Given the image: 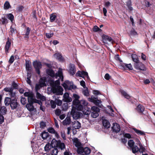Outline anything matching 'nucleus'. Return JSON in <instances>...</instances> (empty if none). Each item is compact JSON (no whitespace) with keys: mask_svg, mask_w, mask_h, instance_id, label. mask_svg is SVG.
<instances>
[{"mask_svg":"<svg viewBox=\"0 0 155 155\" xmlns=\"http://www.w3.org/2000/svg\"><path fill=\"white\" fill-rule=\"evenodd\" d=\"M36 97L37 99H40L43 101H45L46 100L45 97L41 95V94L38 92H36Z\"/></svg>","mask_w":155,"mask_h":155,"instance_id":"nucleus-25","label":"nucleus"},{"mask_svg":"<svg viewBox=\"0 0 155 155\" xmlns=\"http://www.w3.org/2000/svg\"><path fill=\"white\" fill-rule=\"evenodd\" d=\"M73 97L74 98L73 101V104H75L77 103L78 102H79L80 101L79 100L80 98L79 96L76 94H73Z\"/></svg>","mask_w":155,"mask_h":155,"instance_id":"nucleus-22","label":"nucleus"},{"mask_svg":"<svg viewBox=\"0 0 155 155\" xmlns=\"http://www.w3.org/2000/svg\"><path fill=\"white\" fill-rule=\"evenodd\" d=\"M71 118L70 117H67L63 121V124L64 125H69L71 123Z\"/></svg>","mask_w":155,"mask_h":155,"instance_id":"nucleus-29","label":"nucleus"},{"mask_svg":"<svg viewBox=\"0 0 155 155\" xmlns=\"http://www.w3.org/2000/svg\"><path fill=\"white\" fill-rule=\"evenodd\" d=\"M56 57V58L57 59L60 61H63L64 58L59 53L56 54H55Z\"/></svg>","mask_w":155,"mask_h":155,"instance_id":"nucleus-37","label":"nucleus"},{"mask_svg":"<svg viewBox=\"0 0 155 155\" xmlns=\"http://www.w3.org/2000/svg\"><path fill=\"white\" fill-rule=\"evenodd\" d=\"M48 131L51 133V134H54L55 133V132L56 131L55 130H54V129L52 127H51L49 128L48 129Z\"/></svg>","mask_w":155,"mask_h":155,"instance_id":"nucleus-59","label":"nucleus"},{"mask_svg":"<svg viewBox=\"0 0 155 155\" xmlns=\"http://www.w3.org/2000/svg\"><path fill=\"white\" fill-rule=\"evenodd\" d=\"M31 14L33 18H35L36 20L37 21V18L36 16V12L35 10H33Z\"/></svg>","mask_w":155,"mask_h":155,"instance_id":"nucleus-49","label":"nucleus"},{"mask_svg":"<svg viewBox=\"0 0 155 155\" xmlns=\"http://www.w3.org/2000/svg\"><path fill=\"white\" fill-rule=\"evenodd\" d=\"M91 101L94 103L96 105L99 106V105L101 102V101L97 99V98L94 97L91 99Z\"/></svg>","mask_w":155,"mask_h":155,"instance_id":"nucleus-19","label":"nucleus"},{"mask_svg":"<svg viewBox=\"0 0 155 155\" xmlns=\"http://www.w3.org/2000/svg\"><path fill=\"white\" fill-rule=\"evenodd\" d=\"M18 83H16L15 81H13L12 84V87H11L12 89L18 90L19 88Z\"/></svg>","mask_w":155,"mask_h":155,"instance_id":"nucleus-31","label":"nucleus"},{"mask_svg":"<svg viewBox=\"0 0 155 155\" xmlns=\"http://www.w3.org/2000/svg\"><path fill=\"white\" fill-rule=\"evenodd\" d=\"M33 101L34 103H36L38 104L40 106L42 105V102L41 101L37 100L35 98H33Z\"/></svg>","mask_w":155,"mask_h":155,"instance_id":"nucleus-53","label":"nucleus"},{"mask_svg":"<svg viewBox=\"0 0 155 155\" xmlns=\"http://www.w3.org/2000/svg\"><path fill=\"white\" fill-rule=\"evenodd\" d=\"M50 104L51 107L52 108H55L56 107V103L55 101L53 100H51L50 101Z\"/></svg>","mask_w":155,"mask_h":155,"instance_id":"nucleus-50","label":"nucleus"},{"mask_svg":"<svg viewBox=\"0 0 155 155\" xmlns=\"http://www.w3.org/2000/svg\"><path fill=\"white\" fill-rule=\"evenodd\" d=\"M131 57L134 63H136L140 62L138 57L137 55L135 54H132L131 55Z\"/></svg>","mask_w":155,"mask_h":155,"instance_id":"nucleus-23","label":"nucleus"},{"mask_svg":"<svg viewBox=\"0 0 155 155\" xmlns=\"http://www.w3.org/2000/svg\"><path fill=\"white\" fill-rule=\"evenodd\" d=\"M77 125L75 126V129H80L81 127V123H80V122H79L78 121H77Z\"/></svg>","mask_w":155,"mask_h":155,"instance_id":"nucleus-62","label":"nucleus"},{"mask_svg":"<svg viewBox=\"0 0 155 155\" xmlns=\"http://www.w3.org/2000/svg\"><path fill=\"white\" fill-rule=\"evenodd\" d=\"M112 129L114 132L117 133L120 131V128L118 124L115 123L113 124V126L112 127Z\"/></svg>","mask_w":155,"mask_h":155,"instance_id":"nucleus-12","label":"nucleus"},{"mask_svg":"<svg viewBox=\"0 0 155 155\" xmlns=\"http://www.w3.org/2000/svg\"><path fill=\"white\" fill-rule=\"evenodd\" d=\"M7 112V109L5 106H1L0 104V113H1L2 115H4L6 114Z\"/></svg>","mask_w":155,"mask_h":155,"instance_id":"nucleus-26","label":"nucleus"},{"mask_svg":"<svg viewBox=\"0 0 155 155\" xmlns=\"http://www.w3.org/2000/svg\"><path fill=\"white\" fill-rule=\"evenodd\" d=\"M84 148L81 146L78 147L77 152L78 154H81L84 153Z\"/></svg>","mask_w":155,"mask_h":155,"instance_id":"nucleus-39","label":"nucleus"},{"mask_svg":"<svg viewBox=\"0 0 155 155\" xmlns=\"http://www.w3.org/2000/svg\"><path fill=\"white\" fill-rule=\"evenodd\" d=\"M76 75V76L82 78H84L85 76H87V77H89L88 73L87 72L83 71H78L77 72Z\"/></svg>","mask_w":155,"mask_h":155,"instance_id":"nucleus-11","label":"nucleus"},{"mask_svg":"<svg viewBox=\"0 0 155 155\" xmlns=\"http://www.w3.org/2000/svg\"><path fill=\"white\" fill-rule=\"evenodd\" d=\"M73 142L75 144V146L77 147H78L81 146V143L79 141L77 138L75 137L73 139Z\"/></svg>","mask_w":155,"mask_h":155,"instance_id":"nucleus-21","label":"nucleus"},{"mask_svg":"<svg viewBox=\"0 0 155 155\" xmlns=\"http://www.w3.org/2000/svg\"><path fill=\"white\" fill-rule=\"evenodd\" d=\"M102 38L103 40V42L104 43L107 44V41H108L113 44L114 42V41L112 38L108 35H106L103 34L102 36Z\"/></svg>","mask_w":155,"mask_h":155,"instance_id":"nucleus-8","label":"nucleus"},{"mask_svg":"<svg viewBox=\"0 0 155 155\" xmlns=\"http://www.w3.org/2000/svg\"><path fill=\"white\" fill-rule=\"evenodd\" d=\"M135 109L140 115H142L143 114V112L144 110L145 107L142 105L139 104L136 108Z\"/></svg>","mask_w":155,"mask_h":155,"instance_id":"nucleus-10","label":"nucleus"},{"mask_svg":"<svg viewBox=\"0 0 155 155\" xmlns=\"http://www.w3.org/2000/svg\"><path fill=\"white\" fill-rule=\"evenodd\" d=\"M2 25H4L8 23V20L5 18V17H2Z\"/></svg>","mask_w":155,"mask_h":155,"instance_id":"nucleus-47","label":"nucleus"},{"mask_svg":"<svg viewBox=\"0 0 155 155\" xmlns=\"http://www.w3.org/2000/svg\"><path fill=\"white\" fill-rule=\"evenodd\" d=\"M17 93V91H14V90L12 89L11 91H10L9 93V94L11 98H13V99H16V94Z\"/></svg>","mask_w":155,"mask_h":155,"instance_id":"nucleus-16","label":"nucleus"},{"mask_svg":"<svg viewBox=\"0 0 155 155\" xmlns=\"http://www.w3.org/2000/svg\"><path fill=\"white\" fill-rule=\"evenodd\" d=\"M57 18V16L54 14H52L50 15V21L51 22H53L55 20H56V21H57L56 19Z\"/></svg>","mask_w":155,"mask_h":155,"instance_id":"nucleus-32","label":"nucleus"},{"mask_svg":"<svg viewBox=\"0 0 155 155\" xmlns=\"http://www.w3.org/2000/svg\"><path fill=\"white\" fill-rule=\"evenodd\" d=\"M73 105L75 106V108L76 110H82L83 109V105L81 104H80V103L79 102H78L76 104H73Z\"/></svg>","mask_w":155,"mask_h":155,"instance_id":"nucleus-15","label":"nucleus"},{"mask_svg":"<svg viewBox=\"0 0 155 155\" xmlns=\"http://www.w3.org/2000/svg\"><path fill=\"white\" fill-rule=\"evenodd\" d=\"M103 124L105 128H108L110 127V124L108 121L107 120H104L103 121Z\"/></svg>","mask_w":155,"mask_h":155,"instance_id":"nucleus-28","label":"nucleus"},{"mask_svg":"<svg viewBox=\"0 0 155 155\" xmlns=\"http://www.w3.org/2000/svg\"><path fill=\"white\" fill-rule=\"evenodd\" d=\"M58 151L57 148H54L51 150V155H57Z\"/></svg>","mask_w":155,"mask_h":155,"instance_id":"nucleus-35","label":"nucleus"},{"mask_svg":"<svg viewBox=\"0 0 155 155\" xmlns=\"http://www.w3.org/2000/svg\"><path fill=\"white\" fill-rule=\"evenodd\" d=\"M11 40H10L9 38L8 37V40L6 42L5 46L10 48L11 46Z\"/></svg>","mask_w":155,"mask_h":155,"instance_id":"nucleus-55","label":"nucleus"},{"mask_svg":"<svg viewBox=\"0 0 155 155\" xmlns=\"http://www.w3.org/2000/svg\"><path fill=\"white\" fill-rule=\"evenodd\" d=\"M40 127L41 128H44L46 126V123L43 121H41L40 123Z\"/></svg>","mask_w":155,"mask_h":155,"instance_id":"nucleus-56","label":"nucleus"},{"mask_svg":"<svg viewBox=\"0 0 155 155\" xmlns=\"http://www.w3.org/2000/svg\"><path fill=\"white\" fill-rule=\"evenodd\" d=\"M6 16L7 18L9 19L11 22H13L14 19V16L11 13H9L7 14Z\"/></svg>","mask_w":155,"mask_h":155,"instance_id":"nucleus-36","label":"nucleus"},{"mask_svg":"<svg viewBox=\"0 0 155 155\" xmlns=\"http://www.w3.org/2000/svg\"><path fill=\"white\" fill-rule=\"evenodd\" d=\"M25 68L27 71H31L32 68L31 63L30 61H26Z\"/></svg>","mask_w":155,"mask_h":155,"instance_id":"nucleus-13","label":"nucleus"},{"mask_svg":"<svg viewBox=\"0 0 155 155\" xmlns=\"http://www.w3.org/2000/svg\"><path fill=\"white\" fill-rule=\"evenodd\" d=\"M98 112H92L91 113V116L93 118H96L99 116Z\"/></svg>","mask_w":155,"mask_h":155,"instance_id":"nucleus-52","label":"nucleus"},{"mask_svg":"<svg viewBox=\"0 0 155 155\" xmlns=\"http://www.w3.org/2000/svg\"><path fill=\"white\" fill-rule=\"evenodd\" d=\"M75 72L76 68L74 65L70 63L69 65L68 72L71 75H73L75 74Z\"/></svg>","mask_w":155,"mask_h":155,"instance_id":"nucleus-9","label":"nucleus"},{"mask_svg":"<svg viewBox=\"0 0 155 155\" xmlns=\"http://www.w3.org/2000/svg\"><path fill=\"white\" fill-rule=\"evenodd\" d=\"M54 35L53 33H46L45 35L46 37L48 38H49L51 37Z\"/></svg>","mask_w":155,"mask_h":155,"instance_id":"nucleus-61","label":"nucleus"},{"mask_svg":"<svg viewBox=\"0 0 155 155\" xmlns=\"http://www.w3.org/2000/svg\"><path fill=\"white\" fill-rule=\"evenodd\" d=\"M14 60L15 59L14 56L13 55H12L9 59V63L10 64H12Z\"/></svg>","mask_w":155,"mask_h":155,"instance_id":"nucleus-60","label":"nucleus"},{"mask_svg":"<svg viewBox=\"0 0 155 155\" xmlns=\"http://www.w3.org/2000/svg\"><path fill=\"white\" fill-rule=\"evenodd\" d=\"M63 72L62 70H59L57 73L55 74V76L57 77H60L63 76Z\"/></svg>","mask_w":155,"mask_h":155,"instance_id":"nucleus-46","label":"nucleus"},{"mask_svg":"<svg viewBox=\"0 0 155 155\" xmlns=\"http://www.w3.org/2000/svg\"><path fill=\"white\" fill-rule=\"evenodd\" d=\"M41 136L44 140L47 139L49 141H51L52 138V136L49 135L48 132L44 131L41 134Z\"/></svg>","mask_w":155,"mask_h":155,"instance_id":"nucleus-7","label":"nucleus"},{"mask_svg":"<svg viewBox=\"0 0 155 155\" xmlns=\"http://www.w3.org/2000/svg\"><path fill=\"white\" fill-rule=\"evenodd\" d=\"M83 93L84 95L86 96H88L89 95V91L87 89L83 91Z\"/></svg>","mask_w":155,"mask_h":155,"instance_id":"nucleus-63","label":"nucleus"},{"mask_svg":"<svg viewBox=\"0 0 155 155\" xmlns=\"http://www.w3.org/2000/svg\"><path fill=\"white\" fill-rule=\"evenodd\" d=\"M137 143L136 144L137 145H135L133 140H129L128 143V145L131 149L133 153H136L138 152L143 153L145 152V149L139 139L137 140Z\"/></svg>","mask_w":155,"mask_h":155,"instance_id":"nucleus-1","label":"nucleus"},{"mask_svg":"<svg viewBox=\"0 0 155 155\" xmlns=\"http://www.w3.org/2000/svg\"><path fill=\"white\" fill-rule=\"evenodd\" d=\"M56 104L58 106H61L62 104V101L59 99H56L55 100Z\"/></svg>","mask_w":155,"mask_h":155,"instance_id":"nucleus-58","label":"nucleus"},{"mask_svg":"<svg viewBox=\"0 0 155 155\" xmlns=\"http://www.w3.org/2000/svg\"><path fill=\"white\" fill-rule=\"evenodd\" d=\"M16 31V28H14L11 26L10 28V32L11 33V35H12L13 33H15Z\"/></svg>","mask_w":155,"mask_h":155,"instance_id":"nucleus-57","label":"nucleus"},{"mask_svg":"<svg viewBox=\"0 0 155 155\" xmlns=\"http://www.w3.org/2000/svg\"><path fill=\"white\" fill-rule=\"evenodd\" d=\"M91 110L93 112H99L100 111L99 108L96 106H93L92 107Z\"/></svg>","mask_w":155,"mask_h":155,"instance_id":"nucleus-44","label":"nucleus"},{"mask_svg":"<svg viewBox=\"0 0 155 155\" xmlns=\"http://www.w3.org/2000/svg\"><path fill=\"white\" fill-rule=\"evenodd\" d=\"M134 68L137 70L142 71H146L147 68L144 64L140 62L134 63Z\"/></svg>","mask_w":155,"mask_h":155,"instance_id":"nucleus-4","label":"nucleus"},{"mask_svg":"<svg viewBox=\"0 0 155 155\" xmlns=\"http://www.w3.org/2000/svg\"><path fill=\"white\" fill-rule=\"evenodd\" d=\"M122 67L124 69L129 70H133V67L131 64H127L125 63H123L121 64Z\"/></svg>","mask_w":155,"mask_h":155,"instance_id":"nucleus-14","label":"nucleus"},{"mask_svg":"<svg viewBox=\"0 0 155 155\" xmlns=\"http://www.w3.org/2000/svg\"><path fill=\"white\" fill-rule=\"evenodd\" d=\"M126 5L130 11L133 10V8L132 7V4L131 0H128L126 2Z\"/></svg>","mask_w":155,"mask_h":155,"instance_id":"nucleus-17","label":"nucleus"},{"mask_svg":"<svg viewBox=\"0 0 155 155\" xmlns=\"http://www.w3.org/2000/svg\"><path fill=\"white\" fill-rule=\"evenodd\" d=\"M24 95L25 97H28V100L30 97H32V98H34L33 95L29 92H25L24 93Z\"/></svg>","mask_w":155,"mask_h":155,"instance_id":"nucleus-38","label":"nucleus"},{"mask_svg":"<svg viewBox=\"0 0 155 155\" xmlns=\"http://www.w3.org/2000/svg\"><path fill=\"white\" fill-rule=\"evenodd\" d=\"M4 7L5 9H8L9 8H11V7L9 2L8 1H6L4 5Z\"/></svg>","mask_w":155,"mask_h":155,"instance_id":"nucleus-33","label":"nucleus"},{"mask_svg":"<svg viewBox=\"0 0 155 155\" xmlns=\"http://www.w3.org/2000/svg\"><path fill=\"white\" fill-rule=\"evenodd\" d=\"M51 147V146L50 145V144H46L45 147V151H48L50 150Z\"/></svg>","mask_w":155,"mask_h":155,"instance_id":"nucleus-54","label":"nucleus"},{"mask_svg":"<svg viewBox=\"0 0 155 155\" xmlns=\"http://www.w3.org/2000/svg\"><path fill=\"white\" fill-rule=\"evenodd\" d=\"M46 81V78L45 77L41 78L39 80V84L44 87L46 86V84L45 83Z\"/></svg>","mask_w":155,"mask_h":155,"instance_id":"nucleus-18","label":"nucleus"},{"mask_svg":"<svg viewBox=\"0 0 155 155\" xmlns=\"http://www.w3.org/2000/svg\"><path fill=\"white\" fill-rule=\"evenodd\" d=\"M133 130L138 134L140 135H144L145 133L144 132L141 130H138L135 128H133Z\"/></svg>","mask_w":155,"mask_h":155,"instance_id":"nucleus-30","label":"nucleus"},{"mask_svg":"<svg viewBox=\"0 0 155 155\" xmlns=\"http://www.w3.org/2000/svg\"><path fill=\"white\" fill-rule=\"evenodd\" d=\"M69 83V81H65V82L63 84L62 86L65 89H68V86L67 84H68Z\"/></svg>","mask_w":155,"mask_h":155,"instance_id":"nucleus-48","label":"nucleus"},{"mask_svg":"<svg viewBox=\"0 0 155 155\" xmlns=\"http://www.w3.org/2000/svg\"><path fill=\"white\" fill-rule=\"evenodd\" d=\"M43 87L39 84H36L35 86V90L36 92H38V91L40 88Z\"/></svg>","mask_w":155,"mask_h":155,"instance_id":"nucleus-41","label":"nucleus"},{"mask_svg":"<svg viewBox=\"0 0 155 155\" xmlns=\"http://www.w3.org/2000/svg\"><path fill=\"white\" fill-rule=\"evenodd\" d=\"M33 65L36 72L38 75H40L41 73L40 70L42 67L41 63L39 61L36 60L33 62Z\"/></svg>","mask_w":155,"mask_h":155,"instance_id":"nucleus-3","label":"nucleus"},{"mask_svg":"<svg viewBox=\"0 0 155 155\" xmlns=\"http://www.w3.org/2000/svg\"><path fill=\"white\" fill-rule=\"evenodd\" d=\"M123 136L124 137L127 138L128 139L132 138L133 137H131V135L129 133H124L123 134Z\"/></svg>","mask_w":155,"mask_h":155,"instance_id":"nucleus-51","label":"nucleus"},{"mask_svg":"<svg viewBox=\"0 0 155 155\" xmlns=\"http://www.w3.org/2000/svg\"><path fill=\"white\" fill-rule=\"evenodd\" d=\"M90 149L88 147H86L84 148V152L85 154L88 155L90 153Z\"/></svg>","mask_w":155,"mask_h":155,"instance_id":"nucleus-42","label":"nucleus"},{"mask_svg":"<svg viewBox=\"0 0 155 155\" xmlns=\"http://www.w3.org/2000/svg\"><path fill=\"white\" fill-rule=\"evenodd\" d=\"M26 100L25 98L22 97L21 99V102L23 105H25L26 103Z\"/></svg>","mask_w":155,"mask_h":155,"instance_id":"nucleus-64","label":"nucleus"},{"mask_svg":"<svg viewBox=\"0 0 155 155\" xmlns=\"http://www.w3.org/2000/svg\"><path fill=\"white\" fill-rule=\"evenodd\" d=\"M46 73L48 75L52 77L55 76V73L53 70L51 69H48L46 70Z\"/></svg>","mask_w":155,"mask_h":155,"instance_id":"nucleus-27","label":"nucleus"},{"mask_svg":"<svg viewBox=\"0 0 155 155\" xmlns=\"http://www.w3.org/2000/svg\"><path fill=\"white\" fill-rule=\"evenodd\" d=\"M28 104H27L26 107L27 109L30 111H31L34 110V107L33 105L34 103L33 101V98L32 97H30L28 100Z\"/></svg>","mask_w":155,"mask_h":155,"instance_id":"nucleus-5","label":"nucleus"},{"mask_svg":"<svg viewBox=\"0 0 155 155\" xmlns=\"http://www.w3.org/2000/svg\"><path fill=\"white\" fill-rule=\"evenodd\" d=\"M5 104L6 106L10 105L12 110L16 109L18 104L16 99H12L9 97H6L4 101Z\"/></svg>","mask_w":155,"mask_h":155,"instance_id":"nucleus-2","label":"nucleus"},{"mask_svg":"<svg viewBox=\"0 0 155 155\" xmlns=\"http://www.w3.org/2000/svg\"><path fill=\"white\" fill-rule=\"evenodd\" d=\"M50 84L52 85L53 84V85H59L60 84V82L59 79L56 80L55 82L53 80H51L50 82Z\"/></svg>","mask_w":155,"mask_h":155,"instance_id":"nucleus-40","label":"nucleus"},{"mask_svg":"<svg viewBox=\"0 0 155 155\" xmlns=\"http://www.w3.org/2000/svg\"><path fill=\"white\" fill-rule=\"evenodd\" d=\"M57 148H59L61 150H63L65 148V145L64 143L61 142L60 140H58Z\"/></svg>","mask_w":155,"mask_h":155,"instance_id":"nucleus-20","label":"nucleus"},{"mask_svg":"<svg viewBox=\"0 0 155 155\" xmlns=\"http://www.w3.org/2000/svg\"><path fill=\"white\" fill-rule=\"evenodd\" d=\"M71 114L74 119H77L80 117V114L78 112L74 107H73L71 110Z\"/></svg>","mask_w":155,"mask_h":155,"instance_id":"nucleus-6","label":"nucleus"},{"mask_svg":"<svg viewBox=\"0 0 155 155\" xmlns=\"http://www.w3.org/2000/svg\"><path fill=\"white\" fill-rule=\"evenodd\" d=\"M63 90V88L61 86H59L57 88H55L54 91V93H61V91Z\"/></svg>","mask_w":155,"mask_h":155,"instance_id":"nucleus-43","label":"nucleus"},{"mask_svg":"<svg viewBox=\"0 0 155 155\" xmlns=\"http://www.w3.org/2000/svg\"><path fill=\"white\" fill-rule=\"evenodd\" d=\"M58 143V140L57 141L54 138L52 139L50 145L53 148H57Z\"/></svg>","mask_w":155,"mask_h":155,"instance_id":"nucleus-24","label":"nucleus"},{"mask_svg":"<svg viewBox=\"0 0 155 155\" xmlns=\"http://www.w3.org/2000/svg\"><path fill=\"white\" fill-rule=\"evenodd\" d=\"M93 31L95 32H101L102 30L96 25L94 26L93 28Z\"/></svg>","mask_w":155,"mask_h":155,"instance_id":"nucleus-45","label":"nucleus"},{"mask_svg":"<svg viewBox=\"0 0 155 155\" xmlns=\"http://www.w3.org/2000/svg\"><path fill=\"white\" fill-rule=\"evenodd\" d=\"M121 93L122 95H123L125 98L127 99H129L130 98V97L128 94L126 92L123 90L121 91Z\"/></svg>","mask_w":155,"mask_h":155,"instance_id":"nucleus-34","label":"nucleus"}]
</instances>
